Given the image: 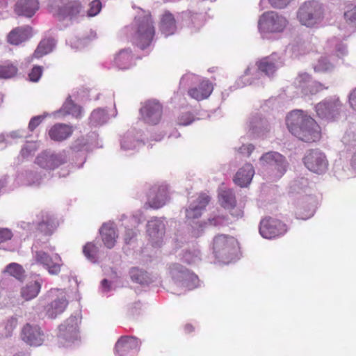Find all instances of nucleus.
I'll list each match as a JSON object with an SVG mask.
<instances>
[{
  "instance_id": "obj_1",
  "label": "nucleus",
  "mask_w": 356,
  "mask_h": 356,
  "mask_svg": "<svg viewBox=\"0 0 356 356\" xmlns=\"http://www.w3.org/2000/svg\"><path fill=\"white\" fill-rule=\"evenodd\" d=\"M286 121L289 131L299 140L312 143L320 139V127L302 111H293L287 115Z\"/></svg>"
},
{
  "instance_id": "obj_2",
  "label": "nucleus",
  "mask_w": 356,
  "mask_h": 356,
  "mask_svg": "<svg viewBox=\"0 0 356 356\" xmlns=\"http://www.w3.org/2000/svg\"><path fill=\"white\" fill-rule=\"evenodd\" d=\"M49 12L60 22H71L82 10L81 3L76 0H49Z\"/></svg>"
},
{
  "instance_id": "obj_3",
  "label": "nucleus",
  "mask_w": 356,
  "mask_h": 356,
  "mask_svg": "<svg viewBox=\"0 0 356 356\" xmlns=\"http://www.w3.org/2000/svg\"><path fill=\"white\" fill-rule=\"evenodd\" d=\"M297 17L302 25L313 27L322 22L324 17L323 6L315 0L306 1L298 8Z\"/></svg>"
},
{
  "instance_id": "obj_4",
  "label": "nucleus",
  "mask_w": 356,
  "mask_h": 356,
  "mask_svg": "<svg viewBox=\"0 0 356 356\" xmlns=\"http://www.w3.org/2000/svg\"><path fill=\"white\" fill-rule=\"evenodd\" d=\"M136 31L135 40L136 44L142 49H145L151 43L154 33V26L150 15L137 16L135 18Z\"/></svg>"
},
{
  "instance_id": "obj_5",
  "label": "nucleus",
  "mask_w": 356,
  "mask_h": 356,
  "mask_svg": "<svg viewBox=\"0 0 356 356\" xmlns=\"http://www.w3.org/2000/svg\"><path fill=\"white\" fill-rule=\"evenodd\" d=\"M288 24L285 17L275 11L264 13L258 20V29L261 33H278L282 32Z\"/></svg>"
},
{
  "instance_id": "obj_6",
  "label": "nucleus",
  "mask_w": 356,
  "mask_h": 356,
  "mask_svg": "<svg viewBox=\"0 0 356 356\" xmlns=\"http://www.w3.org/2000/svg\"><path fill=\"white\" fill-rule=\"evenodd\" d=\"M67 160L66 152L56 153L50 149H47L37 156L35 163L43 169L51 170L66 163Z\"/></svg>"
},
{
  "instance_id": "obj_7",
  "label": "nucleus",
  "mask_w": 356,
  "mask_h": 356,
  "mask_svg": "<svg viewBox=\"0 0 356 356\" xmlns=\"http://www.w3.org/2000/svg\"><path fill=\"white\" fill-rule=\"evenodd\" d=\"M259 162L262 167L276 170L280 176H282L289 167L286 158L279 152L274 151H270L262 154Z\"/></svg>"
},
{
  "instance_id": "obj_8",
  "label": "nucleus",
  "mask_w": 356,
  "mask_h": 356,
  "mask_svg": "<svg viewBox=\"0 0 356 356\" xmlns=\"http://www.w3.org/2000/svg\"><path fill=\"white\" fill-rule=\"evenodd\" d=\"M286 226L281 220L272 217L262 219L259 225V233L265 238L271 239L286 232Z\"/></svg>"
},
{
  "instance_id": "obj_9",
  "label": "nucleus",
  "mask_w": 356,
  "mask_h": 356,
  "mask_svg": "<svg viewBox=\"0 0 356 356\" xmlns=\"http://www.w3.org/2000/svg\"><path fill=\"white\" fill-rule=\"evenodd\" d=\"M304 163L310 171L318 175L325 172L327 168L328 162L323 152L319 149H311L305 156Z\"/></svg>"
},
{
  "instance_id": "obj_10",
  "label": "nucleus",
  "mask_w": 356,
  "mask_h": 356,
  "mask_svg": "<svg viewBox=\"0 0 356 356\" xmlns=\"http://www.w3.org/2000/svg\"><path fill=\"white\" fill-rule=\"evenodd\" d=\"M140 113L143 120L145 123L155 125L158 124L161 119L163 107L159 102L156 100H149L140 108Z\"/></svg>"
},
{
  "instance_id": "obj_11",
  "label": "nucleus",
  "mask_w": 356,
  "mask_h": 356,
  "mask_svg": "<svg viewBox=\"0 0 356 356\" xmlns=\"http://www.w3.org/2000/svg\"><path fill=\"white\" fill-rule=\"evenodd\" d=\"M342 111V104L339 99L323 101L316 106L318 117L328 120H335Z\"/></svg>"
},
{
  "instance_id": "obj_12",
  "label": "nucleus",
  "mask_w": 356,
  "mask_h": 356,
  "mask_svg": "<svg viewBox=\"0 0 356 356\" xmlns=\"http://www.w3.org/2000/svg\"><path fill=\"white\" fill-rule=\"evenodd\" d=\"M34 259L38 264L42 265L49 274L58 275L60 272L63 263L58 254L50 256L48 253L40 250L35 252Z\"/></svg>"
},
{
  "instance_id": "obj_13",
  "label": "nucleus",
  "mask_w": 356,
  "mask_h": 356,
  "mask_svg": "<svg viewBox=\"0 0 356 356\" xmlns=\"http://www.w3.org/2000/svg\"><path fill=\"white\" fill-rule=\"evenodd\" d=\"M140 341L134 337H120L115 344L117 356H135L138 352Z\"/></svg>"
},
{
  "instance_id": "obj_14",
  "label": "nucleus",
  "mask_w": 356,
  "mask_h": 356,
  "mask_svg": "<svg viewBox=\"0 0 356 356\" xmlns=\"http://www.w3.org/2000/svg\"><path fill=\"white\" fill-rule=\"evenodd\" d=\"M236 240L231 236L219 234L214 237L213 241V250L216 256L222 257L229 254L235 249Z\"/></svg>"
},
{
  "instance_id": "obj_15",
  "label": "nucleus",
  "mask_w": 356,
  "mask_h": 356,
  "mask_svg": "<svg viewBox=\"0 0 356 356\" xmlns=\"http://www.w3.org/2000/svg\"><path fill=\"white\" fill-rule=\"evenodd\" d=\"M38 219L37 230L45 236L51 235L59 225L57 218L47 211H41L38 215Z\"/></svg>"
},
{
  "instance_id": "obj_16",
  "label": "nucleus",
  "mask_w": 356,
  "mask_h": 356,
  "mask_svg": "<svg viewBox=\"0 0 356 356\" xmlns=\"http://www.w3.org/2000/svg\"><path fill=\"white\" fill-rule=\"evenodd\" d=\"M22 339L31 346H40L43 342V333L38 325L27 323L22 330Z\"/></svg>"
},
{
  "instance_id": "obj_17",
  "label": "nucleus",
  "mask_w": 356,
  "mask_h": 356,
  "mask_svg": "<svg viewBox=\"0 0 356 356\" xmlns=\"http://www.w3.org/2000/svg\"><path fill=\"white\" fill-rule=\"evenodd\" d=\"M248 127L249 132L257 137L265 135L270 130L268 122L259 114H255L250 118Z\"/></svg>"
},
{
  "instance_id": "obj_18",
  "label": "nucleus",
  "mask_w": 356,
  "mask_h": 356,
  "mask_svg": "<svg viewBox=\"0 0 356 356\" xmlns=\"http://www.w3.org/2000/svg\"><path fill=\"white\" fill-rule=\"evenodd\" d=\"M210 202V197L205 193H201L198 196L194 205H192L186 211V216L188 219H196L201 216L202 211Z\"/></svg>"
},
{
  "instance_id": "obj_19",
  "label": "nucleus",
  "mask_w": 356,
  "mask_h": 356,
  "mask_svg": "<svg viewBox=\"0 0 356 356\" xmlns=\"http://www.w3.org/2000/svg\"><path fill=\"white\" fill-rule=\"evenodd\" d=\"M38 8V0H18L15 6V12L18 15L31 17Z\"/></svg>"
},
{
  "instance_id": "obj_20",
  "label": "nucleus",
  "mask_w": 356,
  "mask_h": 356,
  "mask_svg": "<svg viewBox=\"0 0 356 356\" xmlns=\"http://www.w3.org/2000/svg\"><path fill=\"white\" fill-rule=\"evenodd\" d=\"M99 233L104 245L109 249L113 248L118 237L117 231L113 225L109 223L103 224L100 228Z\"/></svg>"
},
{
  "instance_id": "obj_21",
  "label": "nucleus",
  "mask_w": 356,
  "mask_h": 356,
  "mask_svg": "<svg viewBox=\"0 0 356 356\" xmlns=\"http://www.w3.org/2000/svg\"><path fill=\"white\" fill-rule=\"evenodd\" d=\"M160 29L165 36L174 34L177 30L176 20L169 10H165L161 16Z\"/></svg>"
},
{
  "instance_id": "obj_22",
  "label": "nucleus",
  "mask_w": 356,
  "mask_h": 356,
  "mask_svg": "<svg viewBox=\"0 0 356 356\" xmlns=\"http://www.w3.org/2000/svg\"><path fill=\"white\" fill-rule=\"evenodd\" d=\"M31 30L29 26L15 28L8 34V42L12 44L18 45L31 36Z\"/></svg>"
},
{
  "instance_id": "obj_23",
  "label": "nucleus",
  "mask_w": 356,
  "mask_h": 356,
  "mask_svg": "<svg viewBox=\"0 0 356 356\" xmlns=\"http://www.w3.org/2000/svg\"><path fill=\"white\" fill-rule=\"evenodd\" d=\"M73 132L72 127L65 124H56L49 131L50 138L56 141H62L70 137Z\"/></svg>"
},
{
  "instance_id": "obj_24",
  "label": "nucleus",
  "mask_w": 356,
  "mask_h": 356,
  "mask_svg": "<svg viewBox=\"0 0 356 356\" xmlns=\"http://www.w3.org/2000/svg\"><path fill=\"white\" fill-rule=\"evenodd\" d=\"M78 321L76 317H70L59 326V333L65 339L75 338L78 333Z\"/></svg>"
},
{
  "instance_id": "obj_25",
  "label": "nucleus",
  "mask_w": 356,
  "mask_h": 356,
  "mask_svg": "<svg viewBox=\"0 0 356 356\" xmlns=\"http://www.w3.org/2000/svg\"><path fill=\"white\" fill-rule=\"evenodd\" d=\"M213 86L209 81H203L197 88L188 90L189 95L197 101L208 98L213 91Z\"/></svg>"
},
{
  "instance_id": "obj_26",
  "label": "nucleus",
  "mask_w": 356,
  "mask_h": 356,
  "mask_svg": "<svg viewBox=\"0 0 356 356\" xmlns=\"http://www.w3.org/2000/svg\"><path fill=\"white\" fill-rule=\"evenodd\" d=\"M147 232L152 243L156 244L160 242L164 234L163 225L157 219L148 221Z\"/></svg>"
},
{
  "instance_id": "obj_27",
  "label": "nucleus",
  "mask_w": 356,
  "mask_h": 356,
  "mask_svg": "<svg viewBox=\"0 0 356 356\" xmlns=\"http://www.w3.org/2000/svg\"><path fill=\"white\" fill-rule=\"evenodd\" d=\"M67 300L65 296L51 302L47 305L46 312L49 318H55L58 314H62L67 306Z\"/></svg>"
},
{
  "instance_id": "obj_28",
  "label": "nucleus",
  "mask_w": 356,
  "mask_h": 356,
  "mask_svg": "<svg viewBox=\"0 0 356 356\" xmlns=\"http://www.w3.org/2000/svg\"><path fill=\"white\" fill-rule=\"evenodd\" d=\"M41 289V284L38 281L30 282L21 289V296L26 301L35 298Z\"/></svg>"
},
{
  "instance_id": "obj_29",
  "label": "nucleus",
  "mask_w": 356,
  "mask_h": 356,
  "mask_svg": "<svg viewBox=\"0 0 356 356\" xmlns=\"http://www.w3.org/2000/svg\"><path fill=\"white\" fill-rule=\"evenodd\" d=\"M131 51L129 49L120 50L115 57V63L120 69H127L132 61Z\"/></svg>"
},
{
  "instance_id": "obj_30",
  "label": "nucleus",
  "mask_w": 356,
  "mask_h": 356,
  "mask_svg": "<svg viewBox=\"0 0 356 356\" xmlns=\"http://www.w3.org/2000/svg\"><path fill=\"white\" fill-rule=\"evenodd\" d=\"M218 200L220 205L225 209L232 208L236 204L235 195L230 189L220 190Z\"/></svg>"
},
{
  "instance_id": "obj_31",
  "label": "nucleus",
  "mask_w": 356,
  "mask_h": 356,
  "mask_svg": "<svg viewBox=\"0 0 356 356\" xmlns=\"http://www.w3.org/2000/svg\"><path fill=\"white\" fill-rule=\"evenodd\" d=\"M55 44L56 43L54 39L49 38L42 40L35 51L33 56L35 58H40L50 53L54 49Z\"/></svg>"
},
{
  "instance_id": "obj_32",
  "label": "nucleus",
  "mask_w": 356,
  "mask_h": 356,
  "mask_svg": "<svg viewBox=\"0 0 356 356\" xmlns=\"http://www.w3.org/2000/svg\"><path fill=\"white\" fill-rule=\"evenodd\" d=\"M168 200V193L166 187L161 186L158 188L157 193L155 197L152 198L151 204L152 207L156 209L162 207L166 204Z\"/></svg>"
},
{
  "instance_id": "obj_33",
  "label": "nucleus",
  "mask_w": 356,
  "mask_h": 356,
  "mask_svg": "<svg viewBox=\"0 0 356 356\" xmlns=\"http://www.w3.org/2000/svg\"><path fill=\"white\" fill-rule=\"evenodd\" d=\"M258 70L266 76H270L277 70L275 64L268 58H264L257 63Z\"/></svg>"
},
{
  "instance_id": "obj_34",
  "label": "nucleus",
  "mask_w": 356,
  "mask_h": 356,
  "mask_svg": "<svg viewBox=\"0 0 356 356\" xmlns=\"http://www.w3.org/2000/svg\"><path fill=\"white\" fill-rule=\"evenodd\" d=\"M343 17L346 22L356 30V6L348 3L346 6Z\"/></svg>"
},
{
  "instance_id": "obj_35",
  "label": "nucleus",
  "mask_w": 356,
  "mask_h": 356,
  "mask_svg": "<svg viewBox=\"0 0 356 356\" xmlns=\"http://www.w3.org/2000/svg\"><path fill=\"white\" fill-rule=\"evenodd\" d=\"M60 112L63 113L64 115L68 114L78 118L81 113V108L74 104L70 99H67Z\"/></svg>"
},
{
  "instance_id": "obj_36",
  "label": "nucleus",
  "mask_w": 356,
  "mask_h": 356,
  "mask_svg": "<svg viewBox=\"0 0 356 356\" xmlns=\"http://www.w3.org/2000/svg\"><path fill=\"white\" fill-rule=\"evenodd\" d=\"M6 272L19 281H22L25 277V271L22 266L16 263L8 265Z\"/></svg>"
},
{
  "instance_id": "obj_37",
  "label": "nucleus",
  "mask_w": 356,
  "mask_h": 356,
  "mask_svg": "<svg viewBox=\"0 0 356 356\" xmlns=\"http://www.w3.org/2000/svg\"><path fill=\"white\" fill-rule=\"evenodd\" d=\"M108 119V115L106 113L105 111L100 108L95 110L91 113L90 118V123L95 126L102 125L106 123Z\"/></svg>"
},
{
  "instance_id": "obj_38",
  "label": "nucleus",
  "mask_w": 356,
  "mask_h": 356,
  "mask_svg": "<svg viewBox=\"0 0 356 356\" xmlns=\"http://www.w3.org/2000/svg\"><path fill=\"white\" fill-rule=\"evenodd\" d=\"M334 68V65L326 57L323 56L314 65V70L316 72H330Z\"/></svg>"
},
{
  "instance_id": "obj_39",
  "label": "nucleus",
  "mask_w": 356,
  "mask_h": 356,
  "mask_svg": "<svg viewBox=\"0 0 356 356\" xmlns=\"http://www.w3.org/2000/svg\"><path fill=\"white\" fill-rule=\"evenodd\" d=\"M312 80V76L309 74L302 72L298 74L294 80L293 84L295 87L300 89L302 92Z\"/></svg>"
},
{
  "instance_id": "obj_40",
  "label": "nucleus",
  "mask_w": 356,
  "mask_h": 356,
  "mask_svg": "<svg viewBox=\"0 0 356 356\" xmlns=\"http://www.w3.org/2000/svg\"><path fill=\"white\" fill-rule=\"evenodd\" d=\"M327 88V87L324 86L321 83L312 80L307 87L304 88L302 94L305 96L313 95Z\"/></svg>"
},
{
  "instance_id": "obj_41",
  "label": "nucleus",
  "mask_w": 356,
  "mask_h": 356,
  "mask_svg": "<svg viewBox=\"0 0 356 356\" xmlns=\"http://www.w3.org/2000/svg\"><path fill=\"white\" fill-rule=\"evenodd\" d=\"M40 147L39 142L37 141H29L26 142V144L22 147L21 149V155L24 158H26L35 153V151Z\"/></svg>"
},
{
  "instance_id": "obj_42",
  "label": "nucleus",
  "mask_w": 356,
  "mask_h": 356,
  "mask_svg": "<svg viewBox=\"0 0 356 356\" xmlns=\"http://www.w3.org/2000/svg\"><path fill=\"white\" fill-rule=\"evenodd\" d=\"M140 144L139 140H134L131 134H127L121 140V148L124 150L134 149Z\"/></svg>"
},
{
  "instance_id": "obj_43",
  "label": "nucleus",
  "mask_w": 356,
  "mask_h": 356,
  "mask_svg": "<svg viewBox=\"0 0 356 356\" xmlns=\"http://www.w3.org/2000/svg\"><path fill=\"white\" fill-rule=\"evenodd\" d=\"M254 169L252 164L246 163L241 168L236 175V178H253Z\"/></svg>"
},
{
  "instance_id": "obj_44",
  "label": "nucleus",
  "mask_w": 356,
  "mask_h": 356,
  "mask_svg": "<svg viewBox=\"0 0 356 356\" xmlns=\"http://www.w3.org/2000/svg\"><path fill=\"white\" fill-rule=\"evenodd\" d=\"M17 68L13 65H0V79H10L15 76Z\"/></svg>"
},
{
  "instance_id": "obj_45",
  "label": "nucleus",
  "mask_w": 356,
  "mask_h": 356,
  "mask_svg": "<svg viewBox=\"0 0 356 356\" xmlns=\"http://www.w3.org/2000/svg\"><path fill=\"white\" fill-rule=\"evenodd\" d=\"M84 255L90 261H95L98 252L97 246L93 243H88L83 249Z\"/></svg>"
},
{
  "instance_id": "obj_46",
  "label": "nucleus",
  "mask_w": 356,
  "mask_h": 356,
  "mask_svg": "<svg viewBox=\"0 0 356 356\" xmlns=\"http://www.w3.org/2000/svg\"><path fill=\"white\" fill-rule=\"evenodd\" d=\"M102 9V3L99 0H94L90 3V8L87 12L88 16L94 17L97 15Z\"/></svg>"
},
{
  "instance_id": "obj_47",
  "label": "nucleus",
  "mask_w": 356,
  "mask_h": 356,
  "mask_svg": "<svg viewBox=\"0 0 356 356\" xmlns=\"http://www.w3.org/2000/svg\"><path fill=\"white\" fill-rule=\"evenodd\" d=\"M17 320L16 318H10L4 324V329L6 330V337L10 336L15 328L17 327Z\"/></svg>"
},
{
  "instance_id": "obj_48",
  "label": "nucleus",
  "mask_w": 356,
  "mask_h": 356,
  "mask_svg": "<svg viewBox=\"0 0 356 356\" xmlns=\"http://www.w3.org/2000/svg\"><path fill=\"white\" fill-rule=\"evenodd\" d=\"M42 68L40 66H35L29 74L30 81L33 82L38 81L42 75Z\"/></svg>"
},
{
  "instance_id": "obj_49",
  "label": "nucleus",
  "mask_w": 356,
  "mask_h": 356,
  "mask_svg": "<svg viewBox=\"0 0 356 356\" xmlns=\"http://www.w3.org/2000/svg\"><path fill=\"white\" fill-rule=\"evenodd\" d=\"M13 232L8 228H0V244L9 241L13 237Z\"/></svg>"
},
{
  "instance_id": "obj_50",
  "label": "nucleus",
  "mask_w": 356,
  "mask_h": 356,
  "mask_svg": "<svg viewBox=\"0 0 356 356\" xmlns=\"http://www.w3.org/2000/svg\"><path fill=\"white\" fill-rule=\"evenodd\" d=\"M44 118L45 115H38L31 118L29 124V129L31 131H33L42 122Z\"/></svg>"
},
{
  "instance_id": "obj_51",
  "label": "nucleus",
  "mask_w": 356,
  "mask_h": 356,
  "mask_svg": "<svg viewBox=\"0 0 356 356\" xmlns=\"http://www.w3.org/2000/svg\"><path fill=\"white\" fill-rule=\"evenodd\" d=\"M194 120V118L193 115L189 113H186L181 115L179 118V124L181 125H188L190 124Z\"/></svg>"
},
{
  "instance_id": "obj_52",
  "label": "nucleus",
  "mask_w": 356,
  "mask_h": 356,
  "mask_svg": "<svg viewBox=\"0 0 356 356\" xmlns=\"http://www.w3.org/2000/svg\"><path fill=\"white\" fill-rule=\"evenodd\" d=\"M170 272L173 276H175L177 273L185 275L188 273V270L184 266L177 264H174L170 266Z\"/></svg>"
},
{
  "instance_id": "obj_53",
  "label": "nucleus",
  "mask_w": 356,
  "mask_h": 356,
  "mask_svg": "<svg viewBox=\"0 0 356 356\" xmlns=\"http://www.w3.org/2000/svg\"><path fill=\"white\" fill-rule=\"evenodd\" d=\"M254 149V147L252 144H248V145H243L241 146L238 151L243 154H245L247 156H249L251 153Z\"/></svg>"
},
{
  "instance_id": "obj_54",
  "label": "nucleus",
  "mask_w": 356,
  "mask_h": 356,
  "mask_svg": "<svg viewBox=\"0 0 356 356\" xmlns=\"http://www.w3.org/2000/svg\"><path fill=\"white\" fill-rule=\"evenodd\" d=\"M227 210H229L230 214L236 219L242 218L243 216V211L240 207H236V204L233 206V207L229 208Z\"/></svg>"
},
{
  "instance_id": "obj_55",
  "label": "nucleus",
  "mask_w": 356,
  "mask_h": 356,
  "mask_svg": "<svg viewBox=\"0 0 356 356\" xmlns=\"http://www.w3.org/2000/svg\"><path fill=\"white\" fill-rule=\"evenodd\" d=\"M137 233L132 229H127L124 236V240L126 243H129L131 241L136 237Z\"/></svg>"
},
{
  "instance_id": "obj_56",
  "label": "nucleus",
  "mask_w": 356,
  "mask_h": 356,
  "mask_svg": "<svg viewBox=\"0 0 356 356\" xmlns=\"http://www.w3.org/2000/svg\"><path fill=\"white\" fill-rule=\"evenodd\" d=\"M347 52L346 47L342 44H337L335 47V53L338 57L344 56Z\"/></svg>"
},
{
  "instance_id": "obj_57",
  "label": "nucleus",
  "mask_w": 356,
  "mask_h": 356,
  "mask_svg": "<svg viewBox=\"0 0 356 356\" xmlns=\"http://www.w3.org/2000/svg\"><path fill=\"white\" fill-rule=\"evenodd\" d=\"M349 102L351 108L356 111V88L350 92Z\"/></svg>"
},
{
  "instance_id": "obj_58",
  "label": "nucleus",
  "mask_w": 356,
  "mask_h": 356,
  "mask_svg": "<svg viewBox=\"0 0 356 356\" xmlns=\"http://www.w3.org/2000/svg\"><path fill=\"white\" fill-rule=\"evenodd\" d=\"M251 180L252 179H234L235 184L241 187L247 186L248 185H249L250 184Z\"/></svg>"
},
{
  "instance_id": "obj_59",
  "label": "nucleus",
  "mask_w": 356,
  "mask_h": 356,
  "mask_svg": "<svg viewBox=\"0 0 356 356\" xmlns=\"http://www.w3.org/2000/svg\"><path fill=\"white\" fill-rule=\"evenodd\" d=\"M8 136L10 138L15 139L22 138L24 136L23 132L20 130L13 131L9 134Z\"/></svg>"
},
{
  "instance_id": "obj_60",
  "label": "nucleus",
  "mask_w": 356,
  "mask_h": 356,
  "mask_svg": "<svg viewBox=\"0 0 356 356\" xmlns=\"http://www.w3.org/2000/svg\"><path fill=\"white\" fill-rule=\"evenodd\" d=\"M350 165H351V170L353 171L354 176L356 177V152L354 153V154L352 156Z\"/></svg>"
},
{
  "instance_id": "obj_61",
  "label": "nucleus",
  "mask_w": 356,
  "mask_h": 356,
  "mask_svg": "<svg viewBox=\"0 0 356 356\" xmlns=\"http://www.w3.org/2000/svg\"><path fill=\"white\" fill-rule=\"evenodd\" d=\"M102 287L104 291H108L110 290L111 286L108 281L106 279H104L102 281Z\"/></svg>"
},
{
  "instance_id": "obj_62",
  "label": "nucleus",
  "mask_w": 356,
  "mask_h": 356,
  "mask_svg": "<svg viewBox=\"0 0 356 356\" xmlns=\"http://www.w3.org/2000/svg\"><path fill=\"white\" fill-rule=\"evenodd\" d=\"M222 218L220 217H217L216 218H213L210 220V223L213 225H219L222 222Z\"/></svg>"
},
{
  "instance_id": "obj_63",
  "label": "nucleus",
  "mask_w": 356,
  "mask_h": 356,
  "mask_svg": "<svg viewBox=\"0 0 356 356\" xmlns=\"http://www.w3.org/2000/svg\"><path fill=\"white\" fill-rule=\"evenodd\" d=\"M297 215H298V218L302 219V220H306L312 216V213H309L308 215H306L305 216H301L300 213H297Z\"/></svg>"
},
{
  "instance_id": "obj_64",
  "label": "nucleus",
  "mask_w": 356,
  "mask_h": 356,
  "mask_svg": "<svg viewBox=\"0 0 356 356\" xmlns=\"http://www.w3.org/2000/svg\"><path fill=\"white\" fill-rule=\"evenodd\" d=\"M348 136H349V134L347 133L346 134V135L343 137V142L345 143V144H348L350 143V140H348L347 138Z\"/></svg>"
}]
</instances>
